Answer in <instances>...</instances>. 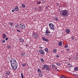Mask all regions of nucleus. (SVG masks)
<instances>
[{
    "label": "nucleus",
    "instance_id": "obj_29",
    "mask_svg": "<svg viewBox=\"0 0 78 78\" xmlns=\"http://www.w3.org/2000/svg\"><path fill=\"white\" fill-rule=\"evenodd\" d=\"M56 64L57 65V66H59L61 65V63H56Z\"/></svg>",
    "mask_w": 78,
    "mask_h": 78
},
{
    "label": "nucleus",
    "instance_id": "obj_1",
    "mask_svg": "<svg viewBox=\"0 0 78 78\" xmlns=\"http://www.w3.org/2000/svg\"><path fill=\"white\" fill-rule=\"evenodd\" d=\"M10 62L12 69H14V70L17 69L18 65L17 64V62H16V59L14 58L11 59L10 60Z\"/></svg>",
    "mask_w": 78,
    "mask_h": 78
},
{
    "label": "nucleus",
    "instance_id": "obj_8",
    "mask_svg": "<svg viewBox=\"0 0 78 78\" xmlns=\"http://www.w3.org/2000/svg\"><path fill=\"white\" fill-rule=\"evenodd\" d=\"M42 39L43 41H45L46 42H48V41H49V40H48L47 38H45V37H42Z\"/></svg>",
    "mask_w": 78,
    "mask_h": 78
},
{
    "label": "nucleus",
    "instance_id": "obj_44",
    "mask_svg": "<svg viewBox=\"0 0 78 78\" xmlns=\"http://www.w3.org/2000/svg\"><path fill=\"white\" fill-rule=\"evenodd\" d=\"M37 4H40V3H41V1H39L38 2H37Z\"/></svg>",
    "mask_w": 78,
    "mask_h": 78
},
{
    "label": "nucleus",
    "instance_id": "obj_9",
    "mask_svg": "<svg viewBox=\"0 0 78 78\" xmlns=\"http://www.w3.org/2000/svg\"><path fill=\"white\" fill-rule=\"evenodd\" d=\"M66 33H68V34H69V33H70V30L69 29H67L66 30Z\"/></svg>",
    "mask_w": 78,
    "mask_h": 78
},
{
    "label": "nucleus",
    "instance_id": "obj_39",
    "mask_svg": "<svg viewBox=\"0 0 78 78\" xmlns=\"http://www.w3.org/2000/svg\"><path fill=\"white\" fill-rule=\"evenodd\" d=\"M34 9H35V11H37V9H38V8H37V7H35L34 8Z\"/></svg>",
    "mask_w": 78,
    "mask_h": 78
},
{
    "label": "nucleus",
    "instance_id": "obj_59",
    "mask_svg": "<svg viewBox=\"0 0 78 78\" xmlns=\"http://www.w3.org/2000/svg\"><path fill=\"white\" fill-rule=\"evenodd\" d=\"M60 7H62L61 6H60Z\"/></svg>",
    "mask_w": 78,
    "mask_h": 78
},
{
    "label": "nucleus",
    "instance_id": "obj_5",
    "mask_svg": "<svg viewBox=\"0 0 78 78\" xmlns=\"http://www.w3.org/2000/svg\"><path fill=\"white\" fill-rule=\"evenodd\" d=\"M49 26L51 29L52 30H53V29H54V25L53 24L50 23L49 24Z\"/></svg>",
    "mask_w": 78,
    "mask_h": 78
},
{
    "label": "nucleus",
    "instance_id": "obj_13",
    "mask_svg": "<svg viewBox=\"0 0 78 78\" xmlns=\"http://www.w3.org/2000/svg\"><path fill=\"white\" fill-rule=\"evenodd\" d=\"M15 9L17 11H19V8L17 6H16Z\"/></svg>",
    "mask_w": 78,
    "mask_h": 78
},
{
    "label": "nucleus",
    "instance_id": "obj_24",
    "mask_svg": "<svg viewBox=\"0 0 78 78\" xmlns=\"http://www.w3.org/2000/svg\"><path fill=\"white\" fill-rule=\"evenodd\" d=\"M67 65L68 66H69V67H71V65H70V64L68 63L67 64Z\"/></svg>",
    "mask_w": 78,
    "mask_h": 78
},
{
    "label": "nucleus",
    "instance_id": "obj_55",
    "mask_svg": "<svg viewBox=\"0 0 78 78\" xmlns=\"http://www.w3.org/2000/svg\"><path fill=\"white\" fill-rule=\"evenodd\" d=\"M57 71H58V72H59V69H57Z\"/></svg>",
    "mask_w": 78,
    "mask_h": 78
},
{
    "label": "nucleus",
    "instance_id": "obj_57",
    "mask_svg": "<svg viewBox=\"0 0 78 78\" xmlns=\"http://www.w3.org/2000/svg\"><path fill=\"white\" fill-rule=\"evenodd\" d=\"M77 78H78V77H77Z\"/></svg>",
    "mask_w": 78,
    "mask_h": 78
},
{
    "label": "nucleus",
    "instance_id": "obj_14",
    "mask_svg": "<svg viewBox=\"0 0 78 78\" xmlns=\"http://www.w3.org/2000/svg\"><path fill=\"white\" fill-rule=\"evenodd\" d=\"M74 70H75V71H78V67H74Z\"/></svg>",
    "mask_w": 78,
    "mask_h": 78
},
{
    "label": "nucleus",
    "instance_id": "obj_10",
    "mask_svg": "<svg viewBox=\"0 0 78 78\" xmlns=\"http://www.w3.org/2000/svg\"><path fill=\"white\" fill-rule=\"evenodd\" d=\"M21 56H23V57H25V56H26V55H25V53L24 52L21 53Z\"/></svg>",
    "mask_w": 78,
    "mask_h": 78
},
{
    "label": "nucleus",
    "instance_id": "obj_48",
    "mask_svg": "<svg viewBox=\"0 0 78 78\" xmlns=\"http://www.w3.org/2000/svg\"><path fill=\"white\" fill-rule=\"evenodd\" d=\"M56 58H59V55H56Z\"/></svg>",
    "mask_w": 78,
    "mask_h": 78
},
{
    "label": "nucleus",
    "instance_id": "obj_18",
    "mask_svg": "<svg viewBox=\"0 0 78 78\" xmlns=\"http://www.w3.org/2000/svg\"><path fill=\"white\" fill-rule=\"evenodd\" d=\"M3 35L4 36L3 38L4 39H5V38H6V34H5V33H3Z\"/></svg>",
    "mask_w": 78,
    "mask_h": 78
},
{
    "label": "nucleus",
    "instance_id": "obj_47",
    "mask_svg": "<svg viewBox=\"0 0 78 78\" xmlns=\"http://www.w3.org/2000/svg\"><path fill=\"white\" fill-rule=\"evenodd\" d=\"M8 39H9V38L8 37H7L5 38L6 41H8Z\"/></svg>",
    "mask_w": 78,
    "mask_h": 78
},
{
    "label": "nucleus",
    "instance_id": "obj_33",
    "mask_svg": "<svg viewBox=\"0 0 78 78\" xmlns=\"http://www.w3.org/2000/svg\"><path fill=\"white\" fill-rule=\"evenodd\" d=\"M43 48H44V47H42V46H39V48H40V49H42Z\"/></svg>",
    "mask_w": 78,
    "mask_h": 78
},
{
    "label": "nucleus",
    "instance_id": "obj_32",
    "mask_svg": "<svg viewBox=\"0 0 78 78\" xmlns=\"http://www.w3.org/2000/svg\"><path fill=\"white\" fill-rule=\"evenodd\" d=\"M41 2H42V3H45V1L44 0L41 1Z\"/></svg>",
    "mask_w": 78,
    "mask_h": 78
},
{
    "label": "nucleus",
    "instance_id": "obj_51",
    "mask_svg": "<svg viewBox=\"0 0 78 78\" xmlns=\"http://www.w3.org/2000/svg\"><path fill=\"white\" fill-rule=\"evenodd\" d=\"M56 5H57V6H59V4L58 3H57L56 4Z\"/></svg>",
    "mask_w": 78,
    "mask_h": 78
},
{
    "label": "nucleus",
    "instance_id": "obj_54",
    "mask_svg": "<svg viewBox=\"0 0 78 78\" xmlns=\"http://www.w3.org/2000/svg\"><path fill=\"white\" fill-rule=\"evenodd\" d=\"M17 30L19 32V33H20V30Z\"/></svg>",
    "mask_w": 78,
    "mask_h": 78
},
{
    "label": "nucleus",
    "instance_id": "obj_30",
    "mask_svg": "<svg viewBox=\"0 0 78 78\" xmlns=\"http://www.w3.org/2000/svg\"><path fill=\"white\" fill-rule=\"evenodd\" d=\"M13 23L12 22H10V26H12L13 25Z\"/></svg>",
    "mask_w": 78,
    "mask_h": 78
},
{
    "label": "nucleus",
    "instance_id": "obj_45",
    "mask_svg": "<svg viewBox=\"0 0 78 78\" xmlns=\"http://www.w3.org/2000/svg\"><path fill=\"white\" fill-rule=\"evenodd\" d=\"M75 58L76 59L78 60V57H75Z\"/></svg>",
    "mask_w": 78,
    "mask_h": 78
},
{
    "label": "nucleus",
    "instance_id": "obj_49",
    "mask_svg": "<svg viewBox=\"0 0 78 78\" xmlns=\"http://www.w3.org/2000/svg\"><path fill=\"white\" fill-rule=\"evenodd\" d=\"M5 78H8V76H7V75H5Z\"/></svg>",
    "mask_w": 78,
    "mask_h": 78
},
{
    "label": "nucleus",
    "instance_id": "obj_26",
    "mask_svg": "<svg viewBox=\"0 0 78 78\" xmlns=\"http://www.w3.org/2000/svg\"><path fill=\"white\" fill-rule=\"evenodd\" d=\"M22 6L23 8H25V7H26V5H25L24 4H22Z\"/></svg>",
    "mask_w": 78,
    "mask_h": 78
},
{
    "label": "nucleus",
    "instance_id": "obj_3",
    "mask_svg": "<svg viewBox=\"0 0 78 78\" xmlns=\"http://www.w3.org/2000/svg\"><path fill=\"white\" fill-rule=\"evenodd\" d=\"M32 36L34 39H37L38 38V37H39V36L38 35V34L36 33H33L32 34Z\"/></svg>",
    "mask_w": 78,
    "mask_h": 78
},
{
    "label": "nucleus",
    "instance_id": "obj_19",
    "mask_svg": "<svg viewBox=\"0 0 78 78\" xmlns=\"http://www.w3.org/2000/svg\"><path fill=\"white\" fill-rule=\"evenodd\" d=\"M40 60L42 62H44V60L43 58H41Z\"/></svg>",
    "mask_w": 78,
    "mask_h": 78
},
{
    "label": "nucleus",
    "instance_id": "obj_42",
    "mask_svg": "<svg viewBox=\"0 0 78 78\" xmlns=\"http://www.w3.org/2000/svg\"><path fill=\"white\" fill-rule=\"evenodd\" d=\"M15 11V9H13L12 10V12H14Z\"/></svg>",
    "mask_w": 78,
    "mask_h": 78
},
{
    "label": "nucleus",
    "instance_id": "obj_41",
    "mask_svg": "<svg viewBox=\"0 0 78 78\" xmlns=\"http://www.w3.org/2000/svg\"><path fill=\"white\" fill-rule=\"evenodd\" d=\"M45 36H48L49 34H47L46 33V34H45Z\"/></svg>",
    "mask_w": 78,
    "mask_h": 78
},
{
    "label": "nucleus",
    "instance_id": "obj_37",
    "mask_svg": "<svg viewBox=\"0 0 78 78\" xmlns=\"http://www.w3.org/2000/svg\"><path fill=\"white\" fill-rule=\"evenodd\" d=\"M65 48H68V45H66L65 46Z\"/></svg>",
    "mask_w": 78,
    "mask_h": 78
},
{
    "label": "nucleus",
    "instance_id": "obj_7",
    "mask_svg": "<svg viewBox=\"0 0 78 78\" xmlns=\"http://www.w3.org/2000/svg\"><path fill=\"white\" fill-rule=\"evenodd\" d=\"M48 67V66L47 65L45 64L43 65V67L42 68V69L43 70H45V69H47Z\"/></svg>",
    "mask_w": 78,
    "mask_h": 78
},
{
    "label": "nucleus",
    "instance_id": "obj_17",
    "mask_svg": "<svg viewBox=\"0 0 78 78\" xmlns=\"http://www.w3.org/2000/svg\"><path fill=\"white\" fill-rule=\"evenodd\" d=\"M60 77L61 78H67L65 76L62 75L61 76H60Z\"/></svg>",
    "mask_w": 78,
    "mask_h": 78
},
{
    "label": "nucleus",
    "instance_id": "obj_40",
    "mask_svg": "<svg viewBox=\"0 0 78 78\" xmlns=\"http://www.w3.org/2000/svg\"><path fill=\"white\" fill-rule=\"evenodd\" d=\"M22 67H24L25 66V64L24 63L22 64Z\"/></svg>",
    "mask_w": 78,
    "mask_h": 78
},
{
    "label": "nucleus",
    "instance_id": "obj_53",
    "mask_svg": "<svg viewBox=\"0 0 78 78\" xmlns=\"http://www.w3.org/2000/svg\"><path fill=\"white\" fill-rule=\"evenodd\" d=\"M59 11H60V12H62V11H61V9H59Z\"/></svg>",
    "mask_w": 78,
    "mask_h": 78
},
{
    "label": "nucleus",
    "instance_id": "obj_2",
    "mask_svg": "<svg viewBox=\"0 0 78 78\" xmlns=\"http://www.w3.org/2000/svg\"><path fill=\"white\" fill-rule=\"evenodd\" d=\"M61 11L62 12V16L63 17H68V16H69V10H64Z\"/></svg>",
    "mask_w": 78,
    "mask_h": 78
},
{
    "label": "nucleus",
    "instance_id": "obj_50",
    "mask_svg": "<svg viewBox=\"0 0 78 78\" xmlns=\"http://www.w3.org/2000/svg\"><path fill=\"white\" fill-rule=\"evenodd\" d=\"M66 51H70V50H69V49L67 48L66 50Z\"/></svg>",
    "mask_w": 78,
    "mask_h": 78
},
{
    "label": "nucleus",
    "instance_id": "obj_22",
    "mask_svg": "<svg viewBox=\"0 0 78 78\" xmlns=\"http://www.w3.org/2000/svg\"><path fill=\"white\" fill-rule=\"evenodd\" d=\"M58 45L59 46H62V42H60L58 43Z\"/></svg>",
    "mask_w": 78,
    "mask_h": 78
},
{
    "label": "nucleus",
    "instance_id": "obj_27",
    "mask_svg": "<svg viewBox=\"0 0 78 78\" xmlns=\"http://www.w3.org/2000/svg\"><path fill=\"white\" fill-rule=\"evenodd\" d=\"M42 8H42V7H38L39 9L40 10H42Z\"/></svg>",
    "mask_w": 78,
    "mask_h": 78
},
{
    "label": "nucleus",
    "instance_id": "obj_43",
    "mask_svg": "<svg viewBox=\"0 0 78 78\" xmlns=\"http://www.w3.org/2000/svg\"><path fill=\"white\" fill-rule=\"evenodd\" d=\"M7 48H11V46L9 45H8L7 46Z\"/></svg>",
    "mask_w": 78,
    "mask_h": 78
},
{
    "label": "nucleus",
    "instance_id": "obj_23",
    "mask_svg": "<svg viewBox=\"0 0 78 78\" xmlns=\"http://www.w3.org/2000/svg\"><path fill=\"white\" fill-rule=\"evenodd\" d=\"M57 51V49H54L53 50V51L54 53H56Z\"/></svg>",
    "mask_w": 78,
    "mask_h": 78
},
{
    "label": "nucleus",
    "instance_id": "obj_20",
    "mask_svg": "<svg viewBox=\"0 0 78 78\" xmlns=\"http://www.w3.org/2000/svg\"><path fill=\"white\" fill-rule=\"evenodd\" d=\"M40 73L39 74V76L40 77H42V73Z\"/></svg>",
    "mask_w": 78,
    "mask_h": 78
},
{
    "label": "nucleus",
    "instance_id": "obj_11",
    "mask_svg": "<svg viewBox=\"0 0 78 78\" xmlns=\"http://www.w3.org/2000/svg\"><path fill=\"white\" fill-rule=\"evenodd\" d=\"M10 74V71H7L6 73V74L8 76Z\"/></svg>",
    "mask_w": 78,
    "mask_h": 78
},
{
    "label": "nucleus",
    "instance_id": "obj_16",
    "mask_svg": "<svg viewBox=\"0 0 78 78\" xmlns=\"http://www.w3.org/2000/svg\"><path fill=\"white\" fill-rule=\"evenodd\" d=\"M45 51L46 52H47V53H48V49L47 48H45Z\"/></svg>",
    "mask_w": 78,
    "mask_h": 78
},
{
    "label": "nucleus",
    "instance_id": "obj_52",
    "mask_svg": "<svg viewBox=\"0 0 78 78\" xmlns=\"http://www.w3.org/2000/svg\"><path fill=\"white\" fill-rule=\"evenodd\" d=\"M25 46H26V47H28V44H26Z\"/></svg>",
    "mask_w": 78,
    "mask_h": 78
},
{
    "label": "nucleus",
    "instance_id": "obj_46",
    "mask_svg": "<svg viewBox=\"0 0 78 78\" xmlns=\"http://www.w3.org/2000/svg\"><path fill=\"white\" fill-rule=\"evenodd\" d=\"M18 24H16V25L15 26V28H17V27H18Z\"/></svg>",
    "mask_w": 78,
    "mask_h": 78
},
{
    "label": "nucleus",
    "instance_id": "obj_36",
    "mask_svg": "<svg viewBox=\"0 0 78 78\" xmlns=\"http://www.w3.org/2000/svg\"><path fill=\"white\" fill-rule=\"evenodd\" d=\"M50 70V68H46V70Z\"/></svg>",
    "mask_w": 78,
    "mask_h": 78
},
{
    "label": "nucleus",
    "instance_id": "obj_4",
    "mask_svg": "<svg viewBox=\"0 0 78 78\" xmlns=\"http://www.w3.org/2000/svg\"><path fill=\"white\" fill-rule=\"evenodd\" d=\"M40 54L41 55H45V52H44V51L42 49H40L39 50V51Z\"/></svg>",
    "mask_w": 78,
    "mask_h": 78
},
{
    "label": "nucleus",
    "instance_id": "obj_56",
    "mask_svg": "<svg viewBox=\"0 0 78 78\" xmlns=\"http://www.w3.org/2000/svg\"><path fill=\"white\" fill-rule=\"evenodd\" d=\"M55 69H58L57 68H55Z\"/></svg>",
    "mask_w": 78,
    "mask_h": 78
},
{
    "label": "nucleus",
    "instance_id": "obj_25",
    "mask_svg": "<svg viewBox=\"0 0 78 78\" xmlns=\"http://www.w3.org/2000/svg\"><path fill=\"white\" fill-rule=\"evenodd\" d=\"M20 74L21 75V78H24V77L23 75V74H22V73H21Z\"/></svg>",
    "mask_w": 78,
    "mask_h": 78
},
{
    "label": "nucleus",
    "instance_id": "obj_38",
    "mask_svg": "<svg viewBox=\"0 0 78 78\" xmlns=\"http://www.w3.org/2000/svg\"><path fill=\"white\" fill-rule=\"evenodd\" d=\"M75 38V37L74 36H72L71 37V39H72V40H73Z\"/></svg>",
    "mask_w": 78,
    "mask_h": 78
},
{
    "label": "nucleus",
    "instance_id": "obj_21",
    "mask_svg": "<svg viewBox=\"0 0 78 78\" xmlns=\"http://www.w3.org/2000/svg\"><path fill=\"white\" fill-rule=\"evenodd\" d=\"M54 19L55 20H56V21H58V20H59V19H58V18L57 17H55Z\"/></svg>",
    "mask_w": 78,
    "mask_h": 78
},
{
    "label": "nucleus",
    "instance_id": "obj_28",
    "mask_svg": "<svg viewBox=\"0 0 78 78\" xmlns=\"http://www.w3.org/2000/svg\"><path fill=\"white\" fill-rule=\"evenodd\" d=\"M37 71L38 72H39V73H41V69H38Z\"/></svg>",
    "mask_w": 78,
    "mask_h": 78
},
{
    "label": "nucleus",
    "instance_id": "obj_58",
    "mask_svg": "<svg viewBox=\"0 0 78 78\" xmlns=\"http://www.w3.org/2000/svg\"><path fill=\"white\" fill-rule=\"evenodd\" d=\"M0 77H1V76H0Z\"/></svg>",
    "mask_w": 78,
    "mask_h": 78
},
{
    "label": "nucleus",
    "instance_id": "obj_31",
    "mask_svg": "<svg viewBox=\"0 0 78 78\" xmlns=\"http://www.w3.org/2000/svg\"><path fill=\"white\" fill-rule=\"evenodd\" d=\"M73 75L74 76H77V78L78 76V75L75 74H73Z\"/></svg>",
    "mask_w": 78,
    "mask_h": 78
},
{
    "label": "nucleus",
    "instance_id": "obj_6",
    "mask_svg": "<svg viewBox=\"0 0 78 78\" xmlns=\"http://www.w3.org/2000/svg\"><path fill=\"white\" fill-rule=\"evenodd\" d=\"M20 26L21 29H24V28L25 27V26L23 24H20Z\"/></svg>",
    "mask_w": 78,
    "mask_h": 78
},
{
    "label": "nucleus",
    "instance_id": "obj_15",
    "mask_svg": "<svg viewBox=\"0 0 78 78\" xmlns=\"http://www.w3.org/2000/svg\"><path fill=\"white\" fill-rule=\"evenodd\" d=\"M20 41L21 42H24V41L23 40V39L22 38H21L20 39Z\"/></svg>",
    "mask_w": 78,
    "mask_h": 78
},
{
    "label": "nucleus",
    "instance_id": "obj_34",
    "mask_svg": "<svg viewBox=\"0 0 78 78\" xmlns=\"http://www.w3.org/2000/svg\"><path fill=\"white\" fill-rule=\"evenodd\" d=\"M52 67L53 68H54V67H56V66L55 65H52Z\"/></svg>",
    "mask_w": 78,
    "mask_h": 78
},
{
    "label": "nucleus",
    "instance_id": "obj_35",
    "mask_svg": "<svg viewBox=\"0 0 78 78\" xmlns=\"http://www.w3.org/2000/svg\"><path fill=\"white\" fill-rule=\"evenodd\" d=\"M2 42H3V43H5V42H6V41H5V40H2Z\"/></svg>",
    "mask_w": 78,
    "mask_h": 78
},
{
    "label": "nucleus",
    "instance_id": "obj_12",
    "mask_svg": "<svg viewBox=\"0 0 78 78\" xmlns=\"http://www.w3.org/2000/svg\"><path fill=\"white\" fill-rule=\"evenodd\" d=\"M50 31H49L48 29L47 28V30H46L45 33H50Z\"/></svg>",
    "mask_w": 78,
    "mask_h": 78
}]
</instances>
